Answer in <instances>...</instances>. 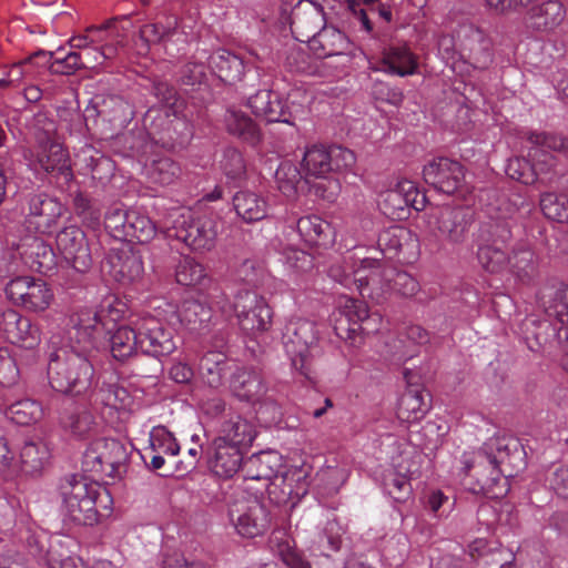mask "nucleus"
I'll return each instance as SVG.
<instances>
[{
	"mask_svg": "<svg viewBox=\"0 0 568 568\" xmlns=\"http://www.w3.org/2000/svg\"><path fill=\"white\" fill-rule=\"evenodd\" d=\"M60 497L64 520L75 525L93 526L100 517L112 511L110 491L97 481L81 475H71L60 483Z\"/></svg>",
	"mask_w": 568,
	"mask_h": 568,
	"instance_id": "f03ea898",
	"label": "nucleus"
},
{
	"mask_svg": "<svg viewBox=\"0 0 568 568\" xmlns=\"http://www.w3.org/2000/svg\"><path fill=\"white\" fill-rule=\"evenodd\" d=\"M307 42L318 58L341 54L348 44L345 34L332 26L324 27L311 38L307 37Z\"/></svg>",
	"mask_w": 568,
	"mask_h": 568,
	"instance_id": "c756f323",
	"label": "nucleus"
},
{
	"mask_svg": "<svg viewBox=\"0 0 568 568\" xmlns=\"http://www.w3.org/2000/svg\"><path fill=\"white\" fill-rule=\"evenodd\" d=\"M63 50L59 49L54 53L53 62H52V69L55 72H61L64 74H71L74 73L77 70L82 69V60H81V52L70 50L65 54H62Z\"/></svg>",
	"mask_w": 568,
	"mask_h": 568,
	"instance_id": "680f3d73",
	"label": "nucleus"
},
{
	"mask_svg": "<svg viewBox=\"0 0 568 568\" xmlns=\"http://www.w3.org/2000/svg\"><path fill=\"white\" fill-rule=\"evenodd\" d=\"M57 246L68 263L84 272L91 264V255L84 233L77 226H69L57 235Z\"/></svg>",
	"mask_w": 568,
	"mask_h": 568,
	"instance_id": "6ab92c4d",
	"label": "nucleus"
},
{
	"mask_svg": "<svg viewBox=\"0 0 568 568\" xmlns=\"http://www.w3.org/2000/svg\"><path fill=\"white\" fill-rule=\"evenodd\" d=\"M425 182L437 191L453 194L462 190L465 184L464 166L448 158H436L423 169Z\"/></svg>",
	"mask_w": 568,
	"mask_h": 568,
	"instance_id": "ddd939ff",
	"label": "nucleus"
},
{
	"mask_svg": "<svg viewBox=\"0 0 568 568\" xmlns=\"http://www.w3.org/2000/svg\"><path fill=\"white\" fill-rule=\"evenodd\" d=\"M302 174L297 166L291 161H283L275 171V182L283 195L291 199L297 192Z\"/></svg>",
	"mask_w": 568,
	"mask_h": 568,
	"instance_id": "8fccbe9b",
	"label": "nucleus"
},
{
	"mask_svg": "<svg viewBox=\"0 0 568 568\" xmlns=\"http://www.w3.org/2000/svg\"><path fill=\"white\" fill-rule=\"evenodd\" d=\"M19 378V369L7 348L0 347V384L11 386Z\"/></svg>",
	"mask_w": 568,
	"mask_h": 568,
	"instance_id": "338daca9",
	"label": "nucleus"
},
{
	"mask_svg": "<svg viewBox=\"0 0 568 568\" xmlns=\"http://www.w3.org/2000/svg\"><path fill=\"white\" fill-rule=\"evenodd\" d=\"M302 169L306 179L313 176L325 180L333 172L328 148L322 144L308 146L302 160Z\"/></svg>",
	"mask_w": 568,
	"mask_h": 568,
	"instance_id": "58836bf2",
	"label": "nucleus"
},
{
	"mask_svg": "<svg viewBox=\"0 0 568 568\" xmlns=\"http://www.w3.org/2000/svg\"><path fill=\"white\" fill-rule=\"evenodd\" d=\"M124 313V305L119 302L114 296L105 297L99 310H83L78 315L73 331L83 334V336L91 337L98 345L109 329V324L118 322Z\"/></svg>",
	"mask_w": 568,
	"mask_h": 568,
	"instance_id": "1a4fd4ad",
	"label": "nucleus"
},
{
	"mask_svg": "<svg viewBox=\"0 0 568 568\" xmlns=\"http://www.w3.org/2000/svg\"><path fill=\"white\" fill-rule=\"evenodd\" d=\"M439 50L448 51L458 48L462 57H467L479 69L486 68L491 61L489 41L484 32L473 24L462 26L457 31V41L454 38L442 37L438 42Z\"/></svg>",
	"mask_w": 568,
	"mask_h": 568,
	"instance_id": "9d476101",
	"label": "nucleus"
},
{
	"mask_svg": "<svg viewBox=\"0 0 568 568\" xmlns=\"http://www.w3.org/2000/svg\"><path fill=\"white\" fill-rule=\"evenodd\" d=\"M225 175L231 180L241 179L245 173L243 155L234 149L226 150L221 162Z\"/></svg>",
	"mask_w": 568,
	"mask_h": 568,
	"instance_id": "e2e57ef3",
	"label": "nucleus"
},
{
	"mask_svg": "<svg viewBox=\"0 0 568 568\" xmlns=\"http://www.w3.org/2000/svg\"><path fill=\"white\" fill-rule=\"evenodd\" d=\"M63 424L72 435L83 437L93 429L94 417L90 410L83 408L68 416Z\"/></svg>",
	"mask_w": 568,
	"mask_h": 568,
	"instance_id": "13d9d810",
	"label": "nucleus"
},
{
	"mask_svg": "<svg viewBox=\"0 0 568 568\" xmlns=\"http://www.w3.org/2000/svg\"><path fill=\"white\" fill-rule=\"evenodd\" d=\"M248 106L253 113L268 123L283 122L292 124L293 114L302 111L303 104L288 106L281 95L271 90H260L248 99Z\"/></svg>",
	"mask_w": 568,
	"mask_h": 568,
	"instance_id": "2eb2a0df",
	"label": "nucleus"
},
{
	"mask_svg": "<svg viewBox=\"0 0 568 568\" xmlns=\"http://www.w3.org/2000/svg\"><path fill=\"white\" fill-rule=\"evenodd\" d=\"M213 456L211 459L212 470L221 477H232L241 467L244 449L219 443L212 442Z\"/></svg>",
	"mask_w": 568,
	"mask_h": 568,
	"instance_id": "7c9ffc66",
	"label": "nucleus"
},
{
	"mask_svg": "<svg viewBox=\"0 0 568 568\" xmlns=\"http://www.w3.org/2000/svg\"><path fill=\"white\" fill-rule=\"evenodd\" d=\"M224 123L230 134L251 144H256L260 141L261 133L257 125L243 111L235 108L227 109Z\"/></svg>",
	"mask_w": 568,
	"mask_h": 568,
	"instance_id": "4c0bfd02",
	"label": "nucleus"
},
{
	"mask_svg": "<svg viewBox=\"0 0 568 568\" xmlns=\"http://www.w3.org/2000/svg\"><path fill=\"white\" fill-rule=\"evenodd\" d=\"M0 331L10 343L27 349L37 347L41 341L39 328L28 317L11 308L2 313Z\"/></svg>",
	"mask_w": 568,
	"mask_h": 568,
	"instance_id": "f3484780",
	"label": "nucleus"
},
{
	"mask_svg": "<svg viewBox=\"0 0 568 568\" xmlns=\"http://www.w3.org/2000/svg\"><path fill=\"white\" fill-rule=\"evenodd\" d=\"M210 67L219 79L226 83H235L242 80L245 72L243 60L227 50L215 51L210 57Z\"/></svg>",
	"mask_w": 568,
	"mask_h": 568,
	"instance_id": "c9c22d12",
	"label": "nucleus"
},
{
	"mask_svg": "<svg viewBox=\"0 0 568 568\" xmlns=\"http://www.w3.org/2000/svg\"><path fill=\"white\" fill-rule=\"evenodd\" d=\"M343 314L353 327L352 332L361 331L363 334H373L381 329L383 317L378 312L369 313L367 305L351 297H345L341 303Z\"/></svg>",
	"mask_w": 568,
	"mask_h": 568,
	"instance_id": "4be33fe9",
	"label": "nucleus"
},
{
	"mask_svg": "<svg viewBox=\"0 0 568 568\" xmlns=\"http://www.w3.org/2000/svg\"><path fill=\"white\" fill-rule=\"evenodd\" d=\"M8 297L17 305L31 312L48 310L54 298L52 290L41 278L19 276L6 287Z\"/></svg>",
	"mask_w": 568,
	"mask_h": 568,
	"instance_id": "9b49d317",
	"label": "nucleus"
},
{
	"mask_svg": "<svg viewBox=\"0 0 568 568\" xmlns=\"http://www.w3.org/2000/svg\"><path fill=\"white\" fill-rule=\"evenodd\" d=\"M428 224L436 227L442 236L454 243L460 242L467 230L464 211L449 206L436 210L430 215Z\"/></svg>",
	"mask_w": 568,
	"mask_h": 568,
	"instance_id": "5701e85b",
	"label": "nucleus"
},
{
	"mask_svg": "<svg viewBox=\"0 0 568 568\" xmlns=\"http://www.w3.org/2000/svg\"><path fill=\"white\" fill-rule=\"evenodd\" d=\"M530 163L527 159L515 156L509 159L506 165V174L515 181L524 184H531L536 181L537 170H544L542 165L537 161Z\"/></svg>",
	"mask_w": 568,
	"mask_h": 568,
	"instance_id": "864d4df0",
	"label": "nucleus"
},
{
	"mask_svg": "<svg viewBox=\"0 0 568 568\" xmlns=\"http://www.w3.org/2000/svg\"><path fill=\"white\" fill-rule=\"evenodd\" d=\"M282 261L290 272H305L312 267V256L293 246H287L281 252Z\"/></svg>",
	"mask_w": 568,
	"mask_h": 568,
	"instance_id": "bf43d9fd",
	"label": "nucleus"
},
{
	"mask_svg": "<svg viewBox=\"0 0 568 568\" xmlns=\"http://www.w3.org/2000/svg\"><path fill=\"white\" fill-rule=\"evenodd\" d=\"M229 517L239 535L254 538L270 525V515L256 494L236 488L229 501Z\"/></svg>",
	"mask_w": 568,
	"mask_h": 568,
	"instance_id": "39448f33",
	"label": "nucleus"
},
{
	"mask_svg": "<svg viewBox=\"0 0 568 568\" xmlns=\"http://www.w3.org/2000/svg\"><path fill=\"white\" fill-rule=\"evenodd\" d=\"M317 341V332L312 321L301 317L291 318L283 332V344L292 367L308 377L307 363L311 348Z\"/></svg>",
	"mask_w": 568,
	"mask_h": 568,
	"instance_id": "6e6552de",
	"label": "nucleus"
},
{
	"mask_svg": "<svg viewBox=\"0 0 568 568\" xmlns=\"http://www.w3.org/2000/svg\"><path fill=\"white\" fill-rule=\"evenodd\" d=\"M124 27L116 23H110L104 28L88 29L84 34L74 36L69 40L70 49L74 51H85L94 44H101L103 41L116 38V44L124 45Z\"/></svg>",
	"mask_w": 568,
	"mask_h": 568,
	"instance_id": "473e14b6",
	"label": "nucleus"
},
{
	"mask_svg": "<svg viewBox=\"0 0 568 568\" xmlns=\"http://www.w3.org/2000/svg\"><path fill=\"white\" fill-rule=\"evenodd\" d=\"M565 17L566 10L560 1L547 0L532 6L526 19L531 29L549 32L559 27Z\"/></svg>",
	"mask_w": 568,
	"mask_h": 568,
	"instance_id": "393cba45",
	"label": "nucleus"
},
{
	"mask_svg": "<svg viewBox=\"0 0 568 568\" xmlns=\"http://www.w3.org/2000/svg\"><path fill=\"white\" fill-rule=\"evenodd\" d=\"M347 477L348 473L345 468L327 466L316 474L315 486L318 494L329 496L339 490L347 480Z\"/></svg>",
	"mask_w": 568,
	"mask_h": 568,
	"instance_id": "c03bdc74",
	"label": "nucleus"
},
{
	"mask_svg": "<svg viewBox=\"0 0 568 568\" xmlns=\"http://www.w3.org/2000/svg\"><path fill=\"white\" fill-rule=\"evenodd\" d=\"M143 173L150 183L168 186L180 178L181 168L170 158L161 156L146 162L143 166Z\"/></svg>",
	"mask_w": 568,
	"mask_h": 568,
	"instance_id": "ea45409f",
	"label": "nucleus"
},
{
	"mask_svg": "<svg viewBox=\"0 0 568 568\" xmlns=\"http://www.w3.org/2000/svg\"><path fill=\"white\" fill-rule=\"evenodd\" d=\"M165 236L175 237L193 250H211L220 232V223L213 216L194 219L187 209H172L168 222L160 226Z\"/></svg>",
	"mask_w": 568,
	"mask_h": 568,
	"instance_id": "20e7f679",
	"label": "nucleus"
},
{
	"mask_svg": "<svg viewBox=\"0 0 568 568\" xmlns=\"http://www.w3.org/2000/svg\"><path fill=\"white\" fill-rule=\"evenodd\" d=\"M225 365L226 356L224 353L210 351L200 361V374L209 386L215 388L222 384Z\"/></svg>",
	"mask_w": 568,
	"mask_h": 568,
	"instance_id": "79ce46f5",
	"label": "nucleus"
},
{
	"mask_svg": "<svg viewBox=\"0 0 568 568\" xmlns=\"http://www.w3.org/2000/svg\"><path fill=\"white\" fill-rule=\"evenodd\" d=\"M389 273L379 258L346 257L331 266L329 276L347 288L353 286L362 297L381 303L389 292Z\"/></svg>",
	"mask_w": 568,
	"mask_h": 568,
	"instance_id": "7ed1b4c3",
	"label": "nucleus"
},
{
	"mask_svg": "<svg viewBox=\"0 0 568 568\" xmlns=\"http://www.w3.org/2000/svg\"><path fill=\"white\" fill-rule=\"evenodd\" d=\"M225 315L234 314L243 332L256 335L266 332L272 324L273 312L266 300L255 291L241 288L233 303L222 306Z\"/></svg>",
	"mask_w": 568,
	"mask_h": 568,
	"instance_id": "423d86ee",
	"label": "nucleus"
},
{
	"mask_svg": "<svg viewBox=\"0 0 568 568\" xmlns=\"http://www.w3.org/2000/svg\"><path fill=\"white\" fill-rule=\"evenodd\" d=\"M559 297L560 301L556 300L555 303L547 308L548 316L556 318L560 324V327H552L554 333L568 326V287L561 292Z\"/></svg>",
	"mask_w": 568,
	"mask_h": 568,
	"instance_id": "774afa93",
	"label": "nucleus"
},
{
	"mask_svg": "<svg viewBox=\"0 0 568 568\" xmlns=\"http://www.w3.org/2000/svg\"><path fill=\"white\" fill-rule=\"evenodd\" d=\"M99 44H94L85 51L81 52L82 68L84 69H95L101 65L104 60L112 59L118 54L119 48H123L124 45L116 44V38L113 40L103 41L100 47Z\"/></svg>",
	"mask_w": 568,
	"mask_h": 568,
	"instance_id": "09e8293b",
	"label": "nucleus"
},
{
	"mask_svg": "<svg viewBox=\"0 0 568 568\" xmlns=\"http://www.w3.org/2000/svg\"><path fill=\"white\" fill-rule=\"evenodd\" d=\"M149 452L162 453L165 455L175 456L180 452V446L176 443L173 434L164 426H155L151 429L149 435Z\"/></svg>",
	"mask_w": 568,
	"mask_h": 568,
	"instance_id": "6e6d98bb",
	"label": "nucleus"
},
{
	"mask_svg": "<svg viewBox=\"0 0 568 568\" xmlns=\"http://www.w3.org/2000/svg\"><path fill=\"white\" fill-rule=\"evenodd\" d=\"M165 306L171 321L176 318L191 331L205 328L212 318L211 308L199 301H184L178 310L171 304Z\"/></svg>",
	"mask_w": 568,
	"mask_h": 568,
	"instance_id": "c85d7f7f",
	"label": "nucleus"
},
{
	"mask_svg": "<svg viewBox=\"0 0 568 568\" xmlns=\"http://www.w3.org/2000/svg\"><path fill=\"white\" fill-rule=\"evenodd\" d=\"M8 416L16 424L30 425L42 419L44 409L37 400L22 399L9 406Z\"/></svg>",
	"mask_w": 568,
	"mask_h": 568,
	"instance_id": "49530a36",
	"label": "nucleus"
},
{
	"mask_svg": "<svg viewBox=\"0 0 568 568\" xmlns=\"http://www.w3.org/2000/svg\"><path fill=\"white\" fill-rule=\"evenodd\" d=\"M113 268L114 277L120 282H134L144 272L141 256L134 253L119 257L118 263H113Z\"/></svg>",
	"mask_w": 568,
	"mask_h": 568,
	"instance_id": "5fc2aeb1",
	"label": "nucleus"
},
{
	"mask_svg": "<svg viewBox=\"0 0 568 568\" xmlns=\"http://www.w3.org/2000/svg\"><path fill=\"white\" fill-rule=\"evenodd\" d=\"M540 209L549 220L559 223L568 222V197L565 194L542 193L540 196Z\"/></svg>",
	"mask_w": 568,
	"mask_h": 568,
	"instance_id": "3c124183",
	"label": "nucleus"
},
{
	"mask_svg": "<svg viewBox=\"0 0 568 568\" xmlns=\"http://www.w3.org/2000/svg\"><path fill=\"white\" fill-rule=\"evenodd\" d=\"M525 148L528 150V156L541 165L550 168L554 165L552 156L547 152L568 153V139L555 133L531 132L527 136Z\"/></svg>",
	"mask_w": 568,
	"mask_h": 568,
	"instance_id": "412c9836",
	"label": "nucleus"
},
{
	"mask_svg": "<svg viewBox=\"0 0 568 568\" xmlns=\"http://www.w3.org/2000/svg\"><path fill=\"white\" fill-rule=\"evenodd\" d=\"M395 189L400 193L402 197L410 207L416 211L424 209L425 196L419 193L418 187L413 181L406 179L399 180L395 185Z\"/></svg>",
	"mask_w": 568,
	"mask_h": 568,
	"instance_id": "69168bd1",
	"label": "nucleus"
},
{
	"mask_svg": "<svg viewBox=\"0 0 568 568\" xmlns=\"http://www.w3.org/2000/svg\"><path fill=\"white\" fill-rule=\"evenodd\" d=\"M463 464L466 474L474 473L473 475L477 479L478 491L493 493L495 496L499 495V493L493 491L500 480V470L494 457L480 450L474 452L464 454ZM474 490L476 491L477 488H474Z\"/></svg>",
	"mask_w": 568,
	"mask_h": 568,
	"instance_id": "a211bd4d",
	"label": "nucleus"
},
{
	"mask_svg": "<svg viewBox=\"0 0 568 568\" xmlns=\"http://www.w3.org/2000/svg\"><path fill=\"white\" fill-rule=\"evenodd\" d=\"M507 270L514 273L521 281L529 278L535 270L534 253L527 247L514 250Z\"/></svg>",
	"mask_w": 568,
	"mask_h": 568,
	"instance_id": "4d7b16f0",
	"label": "nucleus"
},
{
	"mask_svg": "<svg viewBox=\"0 0 568 568\" xmlns=\"http://www.w3.org/2000/svg\"><path fill=\"white\" fill-rule=\"evenodd\" d=\"M125 459L126 450L119 440L100 438L85 449L83 467L87 471L112 476Z\"/></svg>",
	"mask_w": 568,
	"mask_h": 568,
	"instance_id": "f8f14e48",
	"label": "nucleus"
},
{
	"mask_svg": "<svg viewBox=\"0 0 568 568\" xmlns=\"http://www.w3.org/2000/svg\"><path fill=\"white\" fill-rule=\"evenodd\" d=\"M236 214L246 223L261 221L267 216V201L258 193L240 191L233 196Z\"/></svg>",
	"mask_w": 568,
	"mask_h": 568,
	"instance_id": "72a5a7b5",
	"label": "nucleus"
},
{
	"mask_svg": "<svg viewBox=\"0 0 568 568\" xmlns=\"http://www.w3.org/2000/svg\"><path fill=\"white\" fill-rule=\"evenodd\" d=\"M171 320L156 314L144 313L136 315V328L140 337V351L143 354L161 357L172 354L176 347L174 331L170 326Z\"/></svg>",
	"mask_w": 568,
	"mask_h": 568,
	"instance_id": "0eeeda50",
	"label": "nucleus"
},
{
	"mask_svg": "<svg viewBox=\"0 0 568 568\" xmlns=\"http://www.w3.org/2000/svg\"><path fill=\"white\" fill-rule=\"evenodd\" d=\"M307 473L302 468L286 469L266 485L270 499L277 505L295 506L308 491Z\"/></svg>",
	"mask_w": 568,
	"mask_h": 568,
	"instance_id": "4468645a",
	"label": "nucleus"
},
{
	"mask_svg": "<svg viewBox=\"0 0 568 568\" xmlns=\"http://www.w3.org/2000/svg\"><path fill=\"white\" fill-rule=\"evenodd\" d=\"M381 206L384 214L389 215L393 219H403L407 210L410 207L395 187L383 194Z\"/></svg>",
	"mask_w": 568,
	"mask_h": 568,
	"instance_id": "052dcab7",
	"label": "nucleus"
},
{
	"mask_svg": "<svg viewBox=\"0 0 568 568\" xmlns=\"http://www.w3.org/2000/svg\"><path fill=\"white\" fill-rule=\"evenodd\" d=\"M255 437L256 429L252 422L240 415L231 414L221 423L214 439L246 450Z\"/></svg>",
	"mask_w": 568,
	"mask_h": 568,
	"instance_id": "aec40b11",
	"label": "nucleus"
},
{
	"mask_svg": "<svg viewBox=\"0 0 568 568\" xmlns=\"http://www.w3.org/2000/svg\"><path fill=\"white\" fill-rule=\"evenodd\" d=\"M410 237V232L403 226L393 225L384 230L377 240L378 247L384 255H396Z\"/></svg>",
	"mask_w": 568,
	"mask_h": 568,
	"instance_id": "603ef678",
	"label": "nucleus"
},
{
	"mask_svg": "<svg viewBox=\"0 0 568 568\" xmlns=\"http://www.w3.org/2000/svg\"><path fill=\"white\" fill-rule=\"evenodd\" d=\"M418 69L417 57L406 45H390L385 48L382 54V68L379 70L407 77L415 74Z\"/></svg>",
	"mask_w": 568,
	"mask_h": 568,
	"instance_id": "cd10ccee",
	"label": "nucleus"
},
{
	"mask_svg": "<svg viewBox=\"0 0 568 568\" xmlns=\"http://www.w3.org/2000/svg\"><path fill=\"white\" fill-rule=\"evenodd\" d=\"M140 337L136 328V316L130 320L129 325H122L112 334L111 353L116 359L124 361L140 351Z\"/></svg>",
	"mask_w": 568,
	"mask_h": 568,
	"instance_id": "f704fd0d",
	"label": "nucleus"
},
{
	"mask_svg": "<svg viewBox=\"0 0 568 568\" xmlns=\"http://www.w3.org/2000/svg\"><path fill=\"white\" fill-rule=\"evenodd\" d=\"M50 458V448L41 439L27 440L20 452V460L30 473L40 471Z\"/></svg>",
	"mask_w": 568,
	"mask_h": 568,
	"instance_id": "37998d69",
	"label": "nucleus"
},
{
	"mask_svg": "<svg viewBox=\"0 0 568 568\" xmlns=\"http://www.w3.org/2000/svg\"><path fill=\"white\" fill-rule=\"evenodd\" d=\"M429 407L422 390L408 388L398 400L397 417L403 423H418L425 417Z\"/></svg>",
	"mask_w": 568,
	"mask_h": 568,
	"instance_id": "e433bc0d",
	"label": "nucleus"
},
{
	"mask_svg": "<svg viewBox=\"0 0 568 568\" xmlns=\"http://www.w3.org/2000/svg\"><path fill=\"white\" fill-rule=\"evenodd\" d=\"M29 166L34 171H43L47 173H57L70 180L72 178L69 158L60 143L45 142L39 144L36 153L24 154Z\"/></svg>",
	"mask_w": 568,
	"mask_h": 568,
	"instance_id": "dca6fc26",
	"label": "nucleus"
},
{
	"mask_svg": "<svg viewBox=\"0 0 568 568\" xmlns=\"http://www.w3.org/2000/svg\"><path fill=\"white\" fill-rule=\"evenodd\" d=\"M98 347L91 337L73 331L69 345L57 347L49 354L47 374L51 387L71 395L87 392L94 375L92 353Z\"/></svg>",
	"mask_w": 568,
	"mask_h": 568,
	"instance_id": "f257e3e1",
	"label": "nucleus"
},
{
	"mask_svg": "<svg viewBox=\"0 0 568 568\" xmlns=\"http://www.w3.org/2000/svg\"><path fill=\"white\" fill-rule=\"evenodd\" d=\"M510 237L509 225L501 230L500 241L484 243L478 247L477 257L480 265L489 273H499L507 270L510 255L505 251V243Z\"/></svg>",
	"mask_w": 568,
	"mask_h": 568,
	"instance_id": "bb28decb",
	"label": "nucleus"
},
{
	"mask_svg": "<svg viewBox=\"0 0 568 568\" xmlns=\"http://www.w3.org/2000/svg\"><path fill=\"white\" fill-rule=\"evenodd\" d=\"M383 488L395 501H404L412 494L409 477L396 468H389L384 474Z\"/></svg>",
	"mask_w": 568,
	"mask_h": 568,
	"instance_id": "de8ad7c7",
	"label": "nucleus"
},
{
	"mask_svg": "<svg viewBox=\"0 0 568 568\" xmlns=\"http://www.w3.org/2000/svg\"><path fill=\"white\" fill-rule=\"evenodd\" d=\"M115 216L123 220V233L125 236L134 239L140 243L150 242L155 236L158 230L163 233L160 226L168 222L166 216L164 222L156 225L148 215L138 210L118 212L110 217V221Z\"/></svg>",
	"mask_w": 568,
	"mask_h": 568,
	"instance_id": "b1692460",
	"label": "nucleus"
},
{
	"mask_svg": "<svg viewBox=\"0 0 568 568\" xmlns=\"http://www.w3.org/2000/svg\"><path fill=\"white\" fill-rule=\"evenodd\" d=\"M28 61L0 67V89L19 84L27 73Z\"/></svg>",
	"mask_w": 568,
	"mask_h": 568,
	"instance_id": "0e129e2a",
	"label": "nucleus"
},
{
	"mask_svg": "<svg viewBox=\"0 0 568 568\" xmlns=\"http://www.w3.org/2000/svg\"><path fill=\"white\" fill-rule=\"evenodd\" d=\"M296 226L301 237L310 245L327 246L335 241L332 225L317 215L301 217Z\"/></svg>",
	"mask_w": 568,
	"mask_h": 568,
	"instance_id": "2f4dec72",
	"label": "nucleus"
},
{
	"mask_svg": "<svg viewBox=\"0 0 568 568\" xmlns=\"http://www.w3.org/2000/svg\"><path fill=\"white\" fill-rule=\"evenodd\" d=\"M232 392L244 400H256L265 393L260 375L254 371L240 369L232 378Z\"/></svg>",
	"mask_w": 568,
	"mask_h": 568,
	"instance_id": "a19ab883",
	"label": "nucleus"
},
{
	"mask_svg": "<svg viewBox=\"0 0 568 568\" xmlns=\"http://www.w3.org/2000/svg\"><path fill=\"white\" fill-rule=\"evenodd\" d=\"M282 456L274 450L253 455L245 463V479L271 483L285 470Z\"/></svg>",
	"mask_w": 568,
	"mask_h": 568,
	"instance_id": "a878e982",
	"label": "nucleus"
},
{
	"mask_svg": "<svg viewBox=\"0 0 568 568\" xmlns=\"http://www.w3.org/2000/svg\"><path fill=\"white\" fill-rule=\"evenodd\" d=\"M207 277L204 266L191 256H182L175 267L176 282L185 286L202 284Z\"/></svg>",
	"mask_w": 568,
	"mask_h": 568,
	"instance_id": "a18cd8bd",
	"label": "nucleus"
}]
</instances>
